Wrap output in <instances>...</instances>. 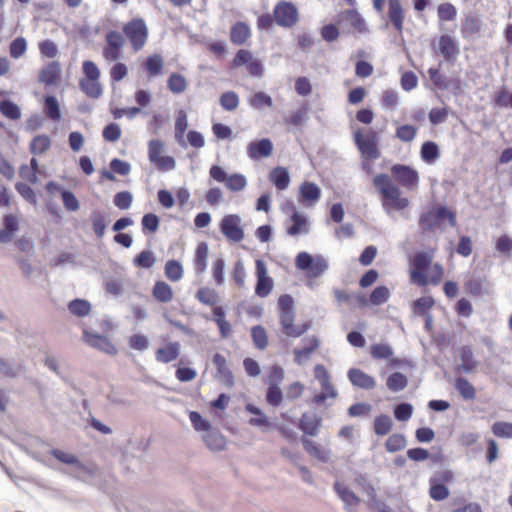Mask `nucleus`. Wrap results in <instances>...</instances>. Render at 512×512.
<instances>
[{"mask_svg": "<svg viewBox=\"0 0 512 512\" xmlns=\"http://www.w3.org/2000/svg\"><path fill=\"white\" fill-rule=\"evenodd\" d=\"M435 249L417 252L410 259V281L417 286H437L444 278V267L433 263Z\"/></svg>", "mask_w": 512, "mask_h": 512, "instance_id": "1", "label": "nucleus"}, {"mask_svg": "<svg viewBox=\"0 0 512 512\" xmlns=\"http://www.w3.org/2000/svg\"><path fill=\"white\" fill-rule=\"evenodd\" d=\"M373 185L380 195L382 207L387 213L402 211L409 206V199L402 196L400 187L388 174H377L373 178Z\"/></svg>", "mask_w": 512, "mask_h": 512, "instance_id": "2", "label": "nucleus"}, {"mask_svg": "<svg viewBox=\"0 0 512 512\" xmlns=\"http://www.w3.org/2000/svg\"><path fill=\"white\" fill-rule=\"evenodd\" d=\"M278 314L282 331L288 337H300L311 326L310 322H305L298 325L294 324V300L289 294H283L278 298Z\"/></svg>", "mask_w": 512, "mask_h": 512, "instance_id": "3", "label": "nucleus"}, {"mask_svg": "<svg viewBox=\"0 0 512 512\" xmlns=\"http://www.w3.org/2000/svg\"><path fill=\"white\" fill-rule=\"evenodd\" d=\"M121 34L135 53L141 51L148 42L149 28L142 17H133L122 25Z\"/></svg>", "mask_w": 512, "mask_h": 512, "instance_id": "4", "label": "nucleus"}, {"mask_svg": "<svg viewBox=\"0 0 512 512\" xmlns=\"http://www.w3.org/2000/svg\"><path fill=\"white\" fill-rule=\"evenodd\" d=\"M83 77L79 81L80 89L90 98H99L102 94L100 69L91 60L82 63Z\"/></svg>", "mask_w": 512, "mask_h": 512, "instance_id": "5", "label": "nucleus"}, {"mask_svg": "<svg viewBox=\"0 0 512 512\" xmlns=\"http://www.w3.org/2000/svg\"><path fill=\"white\" fill-rule=\"evenodd\" d=\"M353 139L361 158L378 159L381 156L378 147V133L375 130L357 129L353 133Z\"/></svg>", "mask_w": 512, "mask_h": 512, "instance_id": "6", "label": "nucleus"}, {"mask_svg": "<svg viewBox=\"0 0 512 512\" xmlns=\"http://www.w3.org/2000/svg\"><path fill=\"white\" fill-rule=\"evenodd\" d=\"M295 266L305 272L308 279L320 277L328 268V263L321 255L312 256L308 252H300L295 258Z\"/></svg>", "mask_w": 512, "mask_h": 512, "instance_id": "7", "label": "nucleus"}, {"mask_svg": "<svg viewBox=\"0 0 512 512\" xmlns=\"http://www.w3.org/2000/svg\"><path fill=\"white\" fill-rule=\"evenodd\" d=\"M448 219L449 224L456 225V215L444 206L433 207L420 215L419 226L423 232L432 231L440 226L442 220Z\"/></svg>", "mask_w": 512, "mask_h": 512, "instance_id": "8", "label": "nucleus"}, {"mask_svg": "<svg viewBox=\"0 0 512 512\" xmlns=\"http://www.w3.org/2000/svg\"><path fill=\"white\" fill-rule=\"evenodd\" d=\"M124 37L117 30H109L105 34L102 57L108 62H116L123 56Z\"/></svg>", "mask_w": 512, "mask_h": 512, "instance_id": "9", "label": "nucleus"}, {"mask_svg": "<svg viewBox=\"0 0 512 512\" xmlns=\"http://www.w3.org/2000/svg\"><path fill=\"white\" fill-rule=\"evenodd\" d=\"M454 481V474L450 470L436 472L429 480V496L435 501H443L450 495L447 484Z\"/></svg>", "mask_w": 512, "mask_h": 512, "instance_id": "10", "label": "nucleus"}, {"mask_svg": "<svg viewBox=\"0 0 512 512\" xmlns=\"http://www.w3.org/2000/svg\"><path fill=\"white\" fill-rule=\"evenodd\" d=\"M165 150L164 142L159 139H152L148 142V158L159 171H170L176 166L172 156L163 155Z\"/></svg>", "mask_w": 512, "mask_h": 512, "instance_id": "11", "label": "nucleus"}, {"mask_svg": "<svg viewBox=\"0 0 512 512\" xmlns=\"http://www.w3.org/2000/svg\"><path fill=\"white\" fill-rule=\"evenodd\" d=\"M220 232L230 242L239 243L244 237L241 217L237 214H227L223 216L219 223Z\"/></svg>", "mask_w": 512, "mask_h": 512, "instance_id": "12", "label": "nucleus"}, {"mask_svg": "<svg viewBox=\"0 0 512 512\" xmlns=\"http://www.w3.org/2000/svg\"><path fill=\"white\" fill-rule=\"evenodd\" d=\"M338 23L347 27L345 33L363 35L369 32L365 19L356 9H347L338 15Z\"/></svg>", "mask_w": 512, "mask_h": 512, "instance_id": "13", "label": "nucleus"}, {"mask_svg": "<svg viewBox=\"0 0 512 512\" xmlns=\"http://www.w3.org/2000/svg\"><path fill=\"white\" fill-rule=\"evenodd\" d=\"M275 23L283 28H292L299 20L297 7L289 1L278 2L273 9Z\"/></svg>", "mask_w": 512, "mask_h": 512, "instance_id": "14", "label": "nucleus"}, {"mask_svg": "<svg viewBox=\"0 0 512 512\" xmlns=\"http://www.w3.org/2000/svg\"><path fill=\"white\" fill-rule=\"evenodd\" d=\"M255 276L257 279L255 294L261 298L267 297L273 290L274 281L269 276L267 265L262 259H256L255 261Z\"/></svg>", "mask_w": 512, "mask_h": 512, "instance_id": "15", "label": "nucleus"}, {"mask_svg": "<svg viewBox=\"0 0 512 512\" xmlns=\"http://www.w3.org/2000/svg\"><path fill=\"white\" fill-rule=\"evenodd\" d=\"M391 173L398 184L407 190H416L418 188L419 173L416 169L403 164H394L391 167Z\"/></svg>", "mask_w": 512, "mask_h": 512, "instance_id": "16", "label": "nucleus"}, {"mask_svg": "<svg viewBox=\"0 0 512 512\" xmlns=\"http://www.w3.org/2000/svg\"><path fill=\"white\" fill-rule=\"evenodd\" d=\"M482 32V22L475 13L464 15L460 22V35L464 40H475Z\"/></svg>", "mask_w": 512, "mask_h": 512, "instance_id": "17", "label": "nucleus"}, {"mask_svg": "<svg viewBox=\"0 0 512 512\" xmlns=\"http://www.w3.org/2000/svg\"><path fill=\"white\" fill-rule=\"evenodd\" d=\"M437 51L443 59L449 63H454L460 54L457 41L448 34L439 36L437 41Z\"/></svg>", "mask_w": 512, "mask_h": 512, "instance_id": "18", "label": "nucleus"}, {"mask_svg": "<svg viewBox=\"0 0 512 512\" xmlns=\"http://www.w3.org/2000/svg\"><path fill=\"white\" fill-rule=\"evenodd\" d=\"M387 16L394 30L401 34L404 30L405 10L401 0H388Z\"/></svg>", "mask_w": 512, "mask_h": 512, "instance_id": "19", "label": "nucleus"}, {"mask_svg": "<svg viewBox=\"0 0 512 512\" xmlns=\"http://www.w3.org/2000/svg\"><path fill=\"white\" fill-rule=\"evenodd\" d=\"M212 363L217 371L216 378L226 387H232L234 385V376L228 367L225 356L220 353H215L212 357Z\"/></svg>", "mask_w": 512, "mask_h": 512, "instance_id": "20", "label": "nucleus"}, {"mask_svg": "<svg viewBox=\"0 0 512 512\" xmlns=\"http://www.w3.org/2000/svg\"><path fill=\"white\" fill-rule=\"evenodd\" d=\"M83 340L91 347L96 348L100 351L105 352L109 355H115L117 348L115 345L106 337L99 334H93L84 330Z\"/></svg>", "mask_w": 512, "mask_h": 512, "instance_id": "21", "label": "nucleus"}, {"mask_svg": "<svg viewBox=\"0 0 512 512\" xmlns=\"http://www.w3.org/2000/svg\"><path fill=\"white\" fill-rule=\"evenodd\" d=\"M180 351V343L178 341H171L155 350V359L159 363L167 364L178 359Z\"/></svg>", "mask_w": 512, "mask_h": 512, "instance_id": "22", "label": "nucleus"}, {"mask_svg": "<svg viewBox=\"0 0 512 512\" xmlns=\"http://www.w3.org/2000/svg\"><path fill=\"white\" fill-rule=\"evenodd\" d=\"M320 346V340L316 336H311L304 339V346L302 348H296L293 351L294 361L298 365H302L304 362L310 359L311 354L316 352Z\"/></svg>", "mask_w": 512, "mask_h": 512, "instance_id": "23", "label": "nucleus"}, {"mask_svg": "<svg viewBox=\"0 0 512 512\" xmlns=\"http://www.w3.org/2000/svg\"><path fill=\"white\" fill-rule=\"evenodd\" d=\"M272 152L273 144L268 138L252 141L247 147V154L253 160L269 157Z\"/></svg>", "mask_w": 512, "mask_h": 512, "instance_id": "24", "label": "nucleus"}, {"mask_svg": "<svg viewBox=\"0 0 512 512\" xmlns=\"http://www.w3.org/2000/svg\"><path fill=\"white\" fill-rule=\"evenodd\" d=\"M61 77V67L59 62L52 61L46 64L39 71V81L46 86L56 85Z\"/></svg>", "mask_w": 512, "mask_h": 512, "instance_id": "25", "label": "nucleus"}, {"mask_svg": "<svg viewBox=\"0 0 512 512\" xmlns=\"http://www.w3.org/2000/svg\"><path fill=\"white\" fill-rule=\"evenodd\" d=\"M348 379L353 386L359 387L364 390H371L376 387V381L374 377L368 375L364 371L358 368H351L348 371Z\"/></svg>", "mask_w": 512, "mask_h": 512, "instance_id": "26", "label": "nucleus"}, {"mask_svg": "<svg viewBox=\"0 0 512 512\" xmlns=\"http://www.w3.org/2000/svg\"><path fill=\"white\" fill-rule=\"evenodd\" d=\"M291 225L286 227V232L290 236H297L299 234H307L309 232V224L307 218L298 211H293L289 218Z\"/></svg>", "mask_w": 512, "mask_h": 512, "instance_id": "27", "label": "nucleus"}, {"mask_svg": "<svg viewBox=\"0 0 512 512\" xmlns=\"http://www.w3.org/2000/svg\"><path fill=\"white\" fill-rule=\"evenodd\" d=\"M300 200L305 205H312L316 203L321 196V190L317 184L305 181L300 186Z\"/></svg>", "mask_w": 512, "mask_h": 512, "instance_id": "28", "label": "nucleus"}, {"mask_svg": "<svg viewBox=\"0 0 512 512\" xmlns=\"http://www.w3.org/2000/svg\"><path fill=\"white\" fill-rule=\"evenodd\" d=\"M152 296L159 303H169L174 298V291L168 283L158 280L152 288Z\"/></svg>", "mask_w": 512, "mask_h": 512, "instance_id": "29", "label": "nucleus"}, {"mask_svg": "<svg viewBox=\"0 0 512 512\" xmlns=\"http://www.w3.org/2000/svg\"><path fill=\"white\" fill-rule=\"evenodd\" d=\"M250 37V27L244 22H236L230 29V41L234 45H243Z\"/></svg>", "mask_w": 512, "mask_h": 512, "instance_id": "30", "label": "nucleus"}, {"mask_svg": "<svg viewBox=\"0 0 512 512\" xmlns=\"http://www.w3.org/2000/svg\"><path fill=\"white\" fill-rule=\"evenodd\" d=\"M144 70L146 71L148 77H156L163 73L164 69V60L160 54H152L146 57L145 61L142 64Z\"/></svg>", "mask_w": 512, "mask_h": 512, "instance_id": "31", "label": "nucleus"}, {"mask_svg": "<svg viewBox=\"0 0 512 512\" xmlns=\"http://www.w3.org/2000/svg\"><path fill=\"white\" fill-rule=\"evenodd\" d=\"M18 228V218L13 214L5 215L3 218V228L0 229V242H10Z\"/></svg>", "mask_w": 512, "mask_h": 512, "instance_id": "32", "label": "nucleus"}, {"mask_svg": "<svg viewBox=\"0 0 512 512\" xmlns=\"http://www.w3.org/2000/svg\"><path fill=\"white\" fill-rule=\"evenodd\" d=\"M321 426V418L315 414L304 413L300 418L299 428L304 434L316 436Z\"/></svg>", "mask_w": 512, "mask_h": 512, "instance_id": "33", "label": "nucleus"}, {"mask_svg": "<svg viewBox=\"0 0 512 512\" xmlns=\"http://www.w3.org/2000/svg\"><path fill=\"white\" fill-rule=\"evenodd\" d=\"M208 255V244L206 242L199 243L197 245L193 259L194 270L197 275H200L206 271Z\"/></svg>", "mask_w": 512, "mask_h": 512, "instance_id": "34", "label": "nucleus"}, {"mask_svg": "<svg viewBox=\"0 0 512 512\" xmlns=\"http://www.w3.org/2000/svg\"><path fill=\"white\" fill-rule=\"evenodd\" d=\"M486 284H489L486 278L471 277L464 283V289L469 295L477 297L489 293Z\"/></svg>", "mask_w": 512, "mask_h": 512, "instance_id": "35", "label": "nucleus"}, {"mask_svg": "<svg viewBox=\"0 0 512 512\" xmlns=\"http://www.w3.org/2000/svg\"><path fill=\"white\" fill-rule=\"evenodd\" d=\"M301 442L303 445L304 450L313 458L321 461V462H327L329 459L328 452L319 444L315 443L314 441L302 437Z\"/></svg>", "mask_w": 512, "mask_h": 512, "instance_id": "36", "label": "nucleus"}, {"mask_svg": "<svg viewBox=\"0 0 512 512\" xmlns=\"http://www.w3.org/2000/svg\"><path fill=\"white\" fill-rule=\"evenodd\" d=\"M213 321L217 324L222 338H227L232 333L231 324L225 319V311L223 307L216 306L212 310Z\"/></svg>", "mask_w": 512, "mask_h": 512, "instance_id": "37", "label": "nucleus"}, {"mask_svg": "<svg viewBox=\"0 0 512 512\" xmlns=\"http://www.w3.org/2000/svg\"><path fill=\"white\" fill-rule=\"evenodd\" d=\"M195 298L203 305L216 307L219 302V294L217 291L210 287H201L197 290Z\"/></svg>", "mask_w": 512, "mask_h": 512, "instance_id": "38", "label": "nucleus"}, {"mask_svg": "<svg viewBox=\"0 0 512 512\" xmlns=\"http://www.w3.org/2000/svg\"><path fill=\"white\" fill-rule=\"evenodd\" d=\"M188 127L187 114L184 110H179L175 118V140L180 146H186L184 135Z\"/></svg>", "mask_w": 512, "mask_h": 512, "instance_id": "39", "label": "nucleus"}, {"mask_svg": "<svg viewBox=\"0 0 512 512\" xmlns=\"http://www.w3.org/2000/svg\"><path fill=\"white\" fill-rule=\"evenodd\" d=\"M270 181L275 185L278 190H284L289 186L290 177L286 168L276 167L269 175Z\"/></svg>", "mask_w": 512, "mask_h": 512, "instance_id": "40", "label": "nucleus"}, {"mask_svg": "<svg viewBox=\"0 0 512 512\" xmlns=\"http://www.w3.org/2000/svg\"><path fill=\"white\" fill-rule=\"evenodd\" d=\"M203 440L207 447L213 451H221L226 446V439L219 431L208 430L203 436Z\"/></svg>", "mask_w": 512, "mask_h": 512, "instance_id": "41", "label": "nucleus"}, {"mask_svg": "<svg viewBox=\"0 0 512 512\" xmlns=\"http://www.w3.org/2000/svg\"><path fill=\"white\" fill-rule=\"evenodd\" d=\"M434 305L435 301L433 297L423 296L412 303L411 309L414 315L423 317L429 315V311L433 308Z\"/></svg>", "mask_w": 512, "mask_h": 512, "instance_id": "42", "label": "nucleus"}, {"mask_svg": "<svg viewBox=\"0 0 512 512\" xmlns=\"http://www.w3.org/2000/svg\"><path fill=\"white\" fill-rule=\"evenodd\" d=\"M334 489L342 499V501L348 506H357L360 502L359 497L350 488L343 483L336 482Z\"/></svg>", "mask_w": 512, "mask_h": 512, "instance_id": "43", "label": "nucleus"}, {"mask_svg": "<svg viewBox=\"0 0 512 512\" xmlns=\"http://www.w3.org/2000/svg\"><path fill=\"white\" fill-rule=\"evenodd\" d=\"M51 147V139L46 134L35 136L29 145L30 152L33 155H41L48 151Z\"/></svg>", "mask_w": 512, "mask_h": 512, "instance_id": "44", "label": "nucleus"}, {"mask_svg": "<svg viewBox=\"0 0 512 512\" xmlns=\"http://www.w3.org/2000/svg\"><path fill=\"white\" fill-rule=\"evenodd\" d=\"M393 428V421L390 416L381 414L376 416L373 423V430L378 436L387 435Z\"/></svg>", "mask_w": 512, "mask_h": 512, "instance_id": "45", "label": "nucleus"}, {"mask_svg": "<svg viewBox=\"0 0 512 512\" xmlns=\"http://www.w3.org/2000/svg\"><path fill=\"white\" fill-rule=\"evenodd\" d=\"M420 155L424 162L433 163L440 156L439 147L433 141H426L421 146Z\"/></svg>", "mask_w": 512, "mask_h": 512, "instance_id": "46", "label": "nucleus"}, {"mask_svg": "<svg viewBox=\"0 0 512 512\" xmlns=\"http://www.w3.org/2000/svg\"><path fill=\"white\" fill-rule=\"evenodd\" d=\"M186 78L179 73H172L167 80V87L173 94H181L187 89Z\"/></svg>", "mask_w": 512, "mask_h": 512, "instance_id": "47", "label": "nucleus"}, {"mask_svg": "<svg viewBox=\"0 0 512 512\" xmlns=\"http://www.w3.org/2000/svg\"><path fill=\"white\" fill-rule=\"evenodd\" d=\"M164 274L170 281L177 282L183 277V267L177 260H168L164 266Z\"/></svg>", "mask_w": 512, "mask_h": 512, "instance_id": "48", "label": "nucleus"}, {"mask_svg": "<svg viewBox=\"0 0 512 512\" xmlns=\"http://www.w3.org/2000/svg\"><path fill=\"white\" fill-rule=\"evenodd\" d=\"M391 296L390 290L384 286L380 285L375 287L369 295V301L372 306H380L386 303Z\"/></svg>", "mask_w": 512, "mask_h": 512, "instance_id": "49", "label": "nucleus"}, {"mask_svg": "<svg viewBox=\"0 0 512 512\" xmlns=\"http://www.w3.org/2000/svg\"><path fill=\"white\" fill-rule=\"evenodd\" d=\"M437 16L440 22H452L457 17V8L449 2L441 3L437 7Z\"/></svg>", "mask_w": 512, "mask_h": 512, "instance_id": "50", "label": "nucleus"}, {"mask_svg": "<svg viewBox=\"0 0 512 512\" xmlns=\"http://www.w3.org/2000/svg\"><path fill=\"white\" fill-rule=\"evenodd\" d=\"M459 358L461 360V368L465 372H471L475 369L477 363L469 346H463L459 349Z\"/></svg>", "mask_w": 512, "mask_h": 512, "instance_id": "51", "label": "nucleus"}, {"mask_svg": "<svg viewBox=\"0 0 512 512\" xmlns=\"http://www.w3.org/2000/svg\"><path fill=\"white\" fill-rule=\"evenodd\" d=\"M407 384V377L400 372L392 373L391 375L388 376L386 381L388 389L392 392H398L405 389Z\"/></svg>", "mask_w": 512, "mask_h": 512, "instance_id": "52", "label": "nucleus"}, {"mask_svg": "<svg viewBox=\"0 0 512 512\" xmlns=\"http://www.w3.org/2000/svg\"><path fill=\"white\" fill-rule=\"evenodd\" d=\"M455 388L465 400H473L476 396L474 386L463 377H458L456 379Z\"/></svg>", "mask_w": 512, "mask_h": 512, "instance_id": "53", "label": "nucleus"}, {"mask_svg": "<svg viewBox=\"0 0 512 512\" xmlns=\"http://www.w3.org/2000/svg\"><path fill=\"white\" fill-rule=\"evenodd\" d=\"M370 355L375 360H386L393 355V349L387 343L372 344L370 346Z\"/></svg>", "mask_w": 512, "mask_h": 512, "instance_id": "54", "label": "nucleus"}, {"mask_svg": "<svg viewBox=\"0 0 512 512\" xmlns=\"http://www.w3.org/2000/svg\"><path fill=\"white\" fill-rule=\"evenodd\" d=\"M156 262V258L152 251L143 250L134 259L133 265L137 268L150 269Z\"/></svg>", "mask_w": 512, "mask_h": 512, "instance_id": "55", "label": "nucleus"}, {"mask_svg": "<svg viewBox=\"0 0 512 512\" xmlns=\"http://www.w3.org/2000/svg\"><path fill=\"white\" fill-rule=\"evenodd\" d=\"M45 114L52 121H59L61 118L60 108L54 96H46L44 100Z\"/></svg>", "mask_w": 512, "mask_h": 512, "instance_id": "56", "label": "nucleus"}, {"mask_svg": "<svg viewBox=\"0 0 512 512\" xmlns=\"http://www.w3.org/2000/svg\"><path fill=\"white\" fill-rule=\"evenodd\" d=\"M246 410L249 413L256 416V417H252L249 420L250 425L258 426V427H261V426L270 427L271 426V423L269 422L268 418L264 415V413L258 407L254 406L252 404H247Z\"/></svg>", "mask_w": 512, "mask_h": 512, "instance_id": "57", "label": "nucleus"}, {"mask_svg": "<svg viewBox=\"0 0 512 512\" xmlns=\"http://www.w3.org/2000/svg\"><path fill=\"white\" fill-rule=\"evenodd\" d=\"M68 309L71 312V314L78 317H84L90 313L91 305L86 300L74 299L69 303Z\"/></svg>", "mask_w": 512, "mask_h": 512, "instance_id": "58", "label": "nucleus"}, {"mask_svg": "<svg viewBox=\"0 0 512 512\" xmlns=\"http://www.w3.org/2000/svg\"><path fill=\"white\" fill-rule=\"evenodd\" d=\"M0 112L3 116L11 120H18L21 117L20 108L10 100L0 101Z\"/></svg>", "mask_w": 512, "mask_h": 512, "instance_id": "59", "label": "nucleus"}, {"mask_svg": "<svg viewBox=\"0 0 512 512\" xmlns=\"http://www.w3.org/2000/svg\"><path fill=\"white\" fill-rule=\"evenodd\" d=\"M251 337L253 339L254 345L260 349L264 350L268 346V337L266 330L261 325H256L251 329Z\"/></svg>", "mask_w": 512, "mask_h": 512, "instance_id": "60", "label": "nucleus"}, {"mask_svg": "<svg viewBox=\"0 0 512 512\" xmlns=\"http://www.w3.org/2000/svg\"><path fill=\"white\" fill-rule=\"evenodd\" d=\"M338 392L330 381L324 386H321V392L313 397V402L317 405L323 404L327 399H335Z\"/></svg>", "mask_w": 512, "mask_h": 512, "instance_id": "61", "label": "nucleus"}, {"mask_svg": "<svg viewBox=\"0 0 512 512\" xmlns=\"http://www.w3.org/2000/svg\"><path fill=\"white\" fill-rule=\"evenodd\" d=\"M406 446V439L402 434H392L385 442V448L388 452L394 453L404 449Z\"/></svg>", "mask_w": 512, "mask_h": 512, "instance_id": "62", "label": "nucleus"}, {"mask_svg": "<svg viewBox=\"0 0 512 512\" xmlns=\"http://www.w3.org/2000/svg\"><path fill=\"white\" fill-rule=\"evenodd\" d=\"M219 101L221 107L227 111H234L239 106V97L234 91L223 93Z\"/></svg>", "mask_w": 512, "mask_h": 512, "instance_id": "63", "label": "nucleus"}, {"mask_svg": "<svg viewBox=\"0 0 512 512\" xmlns=\"http://www.w3.org/2000/svg\"><path fill=\"white\" fill-rule=\"evenodd\" d=\"M495 249L506 258L512 255V238L506 234L501 235L495 242Z\"/></svg>", "mask_w": 512, "mask_h": 512, "instance_id": "64", "label": "nucleus"}]
</instances>
